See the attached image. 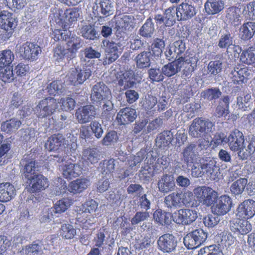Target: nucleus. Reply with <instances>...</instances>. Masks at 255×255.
I'll list each match as a JSON object with an SVG mask.
<instances>
[{"label":"nucleus","mask_w":255,"mask_h":255,"mask_svg":"<svg viewBox=\"0 0 255 255\" xmlns=\"http://www.w3.org/2000/svg\"><path fill=\"white\" fill-rule=\"evenodd\" d=\"M214 130V124L208 119H195L189 128V134L194 138H206Z\"/></svg>","instance_id":"nucleus-1"},{"label":"nucleus","mask_w":255,"mask_h":255,"mask_svg":"<svg viewBox=\"0 0 255 255\" xmlns=\"http://www.w3.org/2000/svg\"><path fill=\"white\" fill-rule=\"evenodd\" d=\"M68 145L64 136L61 133L54 134L45 143V148L49 151H58V154L53 155L54 160L58 162H62L66 160L63 149Z\"/></svg>","instance_id":"nucleus-2"},{"label":"nucleus","mask_w":255,"mask_h":255,"mask_svg":"<svg viewBox=\"0 0 255 255\" xmlns=\"http://www.w3.org/2000/svg\"><path fill=\"white\" fill-rule=\"evenodd\" d=\"M58 108V101L53 97H47L40 100L33 109L34 114L39 118L51 116Z\"/></svg>","instance_id":"nucleus-3"},{"label":"nucleus","mask_w":255,"mask_h":255,"mask_svg":"<svg viewBox=\"0 0 255 255\" xmlns=\"http://www.w3.org/2000/svg\"><path fill=\"white\" fill-rule=\"evenodd\" d=\"M207 238V234L202 229H197L188 233L183 239L186 247L193 250L200 247Z\"/></svg>","instance_id":"nucleus-4"},{"label":"nucleus","mask_w":255,"mask_h":255,"mask_svg":"<svg viewBox=\"0 0 255 255\" xmlns=\"http://www.w3.org/2000/svg\"><path fill=\"white\" fill-rule=\"evenodd\" d=\"M193 192L200 202L208 207L212 206L218 197L217 192L205 186L195 188Z\"/></svg>","instance_id":"nucleus-5"},{"label":"nucleus","mask_w":255,"mask_h":255,"mask_svg":"<svg viewBox=\"0 0 255 255\" xmlns=\"http://www.w3.org/2000/svg\"><path fill=\"white\" fill-rule=\"evenodd\" d=\"M185 198L182 201L181 194L178 192H173L164 198V203L165 206L171 210H176L182 206V202L185 204L190 203V200L193 198L191 192L185 193Z\"/></svg>","instance_id":"nucleus-6"},{"label":"nucleus","mask_w":255,"mask_h":255,"mask_svg":"<svg viewBox=\"0 0 255 255\" xmlns=\"http://www.w3.org/2000/svg\"><path fill=\"white\" fill-rule=\"evenodd\" d=\"M108 99H112L111 91L104 83L99 82L93 86L91 100L94 104L101 105L102 101Z\"/></svg>","instance_id":"nucleus-7"},{"label":"nucleus","mask_w":255,"mask_h":255,"mask_svg":"<svg viewBox=\"0 0 255 255\" xmlns=\"http://www.w3.org/2000/svg\"><path fill=\"white\" fill-rule=\"evenodd\" d=\"M198 61L196 56H181L178 58L179 71L182 69V78L185 79L190 78L196 68Z\"/></svg>","instance_id":"nucleus-8"},{"label":"nucleus","mask_w":255,"mask_h":255,"mask_svg":"<svg viewBox=\"0 0 255 255\" xmlns=\"http://www.w3.org/2000/svg\"><path fill=\"white\" fill-rule=\"evenodd\" d=\"M155 161L154 157L150 152L147 154L145 159V165L142 166L140 170L139 176L140 178H144L146 180H149L155 174L161 172V169L158 168V165H154Z\"/></svg>","instance_id":"nucleus-9"},{"label":"nucleus","mask_w":255,"mask_h":255,"mask_svg":"<svg viewBox=\"0 0 255 255\" xmlns=\"http://www.w3.org/2000/svg\"><path fill=\"white\" fill-rule=\"evenodd\" d=\"M173 220L178 224L190 225L198 217L197 212L195 210L180 209L172 214Z\"/></svg>","instance_id":"nucleus-10"},{"label":"nucleus","mask_w":255,"mask_h":255,"mask_svg":"<svg viewBox=\"0 0 255 255\" xmlns=\"http://www.w3.org/2000/svg\"><path fill=\"white\" fill-rule=\"evenodd\" d=\"M158 249L163 253L170 254L176 251L177 242L171 234H165L159 237L157 241Z\"/></svg>","instance_id":"nucleus-11"},{"label":"nucleus","mask_w":255,"mask_h":255,"mask_svg":"<svg viewBox=\"0 0 255 255\" xmlns=\"http://www.w3.org/2000/svg\"><path fill=\"white\" fill-rule=\"evenodd\" d=\"M91 70L88 67H84L83 69L72 68L67 75L69 82L76 86L82 84L91 75Z\"/></svg>","instance_id":"nucleus-12"},{"label":"nucleus","mask_w":255,"mask_h":255,"mask_svg":"<svg viewBox=\"0 0 255 255\" xmlns=\"http://www.w3.org/2000/svg\"><path fill=\"white\" fill-rule=\"evenodd\" d=\"M93 12L95 17H108L114 14V3L110 0H101L95 2L93 6Z\"/></svg>","instance_id":"nucleus-13"},{"label":"nucleus","mask_w":255,"mask_h":255,"mask_svg":"<svg viewBox=\"0 0 255 255\" xmlns=\"http://www.w3.org/2000/svg\"><path fill=\"white\" fill-rule=\"evenodd\" d=\"M101 45L105 47V57L103 61L104 65H109L119 58L120 52L116 43L103 40Z\"/></svg>","instance_id":"nucleus-14"},{"label":"nucleus","mask_w":255,"mask_h":255,"mask_svg":"<svg viewBox=\"0 0 255 255\" xmlns=\"http://www.w3.org/2000/svg\"><path fill=\"white\" fill-rule=\"evenodd\" d=\"M19 50L24 59L31 61L37 59L39 55L41 53V47L38 44L29 42L23 43Z\"/></svg>","instance_id":"nucleus-15"},{"label":"nucleus","mask_w":255,"mask_h":255,"mask_svg":"<svg viewBox=\"0 0 255 255\" xmlns=\"http://www.w3.org/2000/svg\"><path fill=\"white\" fill-rule=\"evenodd\" d=\"M231 205L232 199L229 196H221L212 206V212L219 216L224 215L230 210Z\"/></svg>","instance_id":"nucleus-16"},{"label":"nucleus","mask_w":255,"mask_h":255,"mask_svg":"<svg viewBox=\"0 0 255 255\" xmlns=\"http://www.w3.org/2000/svg\"><path fill=\"white\" fill-rule=\"evenodd\" d=\"M176 17L178 21H185L191 19L196 14L195 6L189 1H185L176 7Z\"/></svg>","instance_id":"nucleus-17"},{"label":"nucleus","mask_w":255,"mask_h":255,"mask_svg":"<svg viewBox=\"0 0 255 255\" xmlns=\"http://www.w3.org/2000/svg\"><path fill=\"white\" fill-rule=\"evenodd\" d=\"M144 18V16L142 14L137 15L135 17L132 15H124L117 23V27L125 33L130 32L134 27L136 20H138L140 22Z\"/></svg>","instance_id":"nucleus-18"},{"label":"nucleus","mask_w":255,"mask_h":255,"mask_svg":"<svg viewBox=\"0 0 255 255\" xmlns=\"http://www.w3.org/2000/svg\"><path fill=\"white\" fill-rule=\"evenodd\" d=\"M251 78V71L247 67L235 68L229 74V79L234 84L241 85L247 83L248 80Z\"/></svg>","instance_id":"nucleus-19"},{"label":"nucleus","mask_w":255,"mask_h":255,"mask_svg":"<svg viewBox=\"0 0 255 255\" xmlns=\"http://www.w3.org/2000/svg\"><path fill=\"white\" fill-rule=\"evenodd\" d=\"M227 141L231 150L239 152L244 144V134L238 129H235L230 134Z\"/></svg>","instance_id":"nucleus-20"},{"label":"nucleus","mask_w":255,"mask_h":255,"mask_svg":"<svg viewBox=\"0 0 255 255\" xmlns=\"http://www.w3.org/2000/svg\"><path fill=\"white\" fill-rule=\"evenodd\" d=\"M96 115L95 108L92 105H86L76 110L75 116L80 124H85L95 118Z\"/></svg>","instance_id":"nucleus-21"},{"label":"nucleus","mask_w":255,"mask_h":255,"mask_svg":"<svg viewBox=\"0 0 255 255\" xmlns=\"http://www.w3.org/2000/svg\"><path fill=\"white\" fill-rule=\"evenodd\" d=\"M238 214L242 218L250 219L255 215V201L253 199L244 201L238 206Z\"/></svg>","instance_id":"nucleus-22"},{"label":"nucleus","mask_w":255,"mask_h":255,"mask_svg":"<svg viewBox=\"0 0 255 255\" xmlns=\"http://www.w3.org/2000/svg\"><path fill=\"white\" fill-rule=\"evenodd\" d=\"M20 164L23 167L22 172L25 178H31L33 175L37 174L36 171L39 170V167L37 165L35 161L28 155H25L21 160Z\"/></svg>","instance_id":"nucleus-23"},{"label":"nucleus","mask_w":255,"mask_h":255,"mask_svg":"<svg viewBox=\"0 0 255 255\" xmlns=\"http://www.w3.org/2000/svg\"><path fill=\"white\" fill-rule=\"evenodd\" d=\"M157 186L159 191L164 194H167L174 190L175 182L173 175L163 174L158 180Z\"/></svg>","instance_id":"nucleus-24"},{"label":"nucleus","mask_w":255,"mask_h":255,"mask_svg":"<svg viewBox=\"0 0 255 255\" xmlns=\"http://www.w3.org/2000/svg\"><path fill=\"white\" fill-rule=\"evenodd\" d=\"M16 25L17 22L12 13L5 10L0 12V27L5 31H9L8 35Z\"/></svg>","instance_id":"nucleus-25"},{"label":"nucleus","mask_w":255,"mask_h":255,"mask_svg":"<svg viewBox=\"0 0 255 255\" xmlns=\"http://www.w3.org/2000/svg\"><path fill=\"white\" fill-rule=\"evenodd\" d=\"M135 109L126 107L120 110L117 116V120L120 125H127L133 122L137 117Z\"/></svg>","instance_id":"nucleus-26"},{"label":"nucleus","mask_w":255,"mask_h":255,"mask_svg":"<svg viewBox=\"0 0 255 255\" xmlns=\"http://www.w3.org/2000/svg\"><path fill=\"white\" fill-rule=\"evenodd\" d=\"M230 229L235 234L246 235L251 231L252 226L247 220L237 219L231 223Z\"/></svg>","instance_id":"nucleus-27"},{"label":"nucleus","mask_w":255,"mask_h":255,"mask_svg":"<svg viewBox=\"0 0 255 255\" xmlns=\"http://www.w3.org/2000/svg\"><path fill=\"white\" fill-rule=\"evenodd\" d=\"M27 183L30 186L32 192L44 190L48 187L47 179L41 174H37L27 179Z\"/></svg>","instance_id":"nucleus-28"},{"label":"nucleus","mask_w":255,"mask_h":255,"mask_svg":"<svg viewBox=\"0 0 255 255\" xmlns=\"http://www.w3.org/2000/svg\"><path fill=\"white\" fill-rule=\"evenodd\" d=\"M67 57L70 59L76 57L79 49L83 45V40L76 35H72L66 43Z\"/></svg>","instance_id":"nucleus-29"},{"label":"nucleus","mask_w":255,"mask_h":255,"mask_svg":"<svg viewBox=\"0 0 255 255\" xmlns=\"http://www.w3.org/2000/svg\"><path fill=\"white\" fill-rule=\"evenodd\" d=\"M15 195V188L12 184L8 182L0 183V202H8Z\"/></svg>","instance_id":"nucleus-30"},{"label":"nucleus","mask_w":255,"mask_h":255,"mask_svg":"<svg viewBox=\"0 0 255 255\" xmlns=\"http://www.w3.org/2000/svg\"><path fill=\"white\" fill-rule=\"evenodd\" d=\"M202 168L204 169V176L211 180H218L219 179L220 168L214 160H206V165H203Z\"/></svg>","instance_id":"nucleus-31"},{"label":"nucleus","mask_w":255,"mask_h":255,"mask_svg":"<svg viewBox=\"0 0 255 255\" xmlns=\"http://www.w3.org/2000/svg\"><path fill=\"white\" fill-rule=\"evenodd\" d=\"M191 144L183 150L182 154L183 160L188 166L193 163H196L201 160V157Z\"/></svg>","instance_id":"nucleus-32"},{"label":"nucleus","mask_w":255,"mask_h":255,"mask_svg":"<svg viewBox=\"0 0 255 255\" xmlns=\"http://www.w3.org/2000/svg\"><path fill=\"white\" fill-rule=\"evenodd\" d=\"M64 89L62 84L60 81H53L49 84L45 90H40L36 94L39 98H42L47 93L50 95L55 96L63 92Z\"/></svg>","instance_id":"nucleus-33"},{"label":"nucleus","mask_w":255,"mask_h":255,"mask_svg":"<svg viewBox=\"0 0 255 255\" xmlns=\"http://www.w3.org/2000/svg\"><path fill=\"white\" fill-rule=\"evenodd\" d=\"M151 53L150 51L140 52L134 58L136 68L142 69L150 67L151 64Z\"/></svg>","instance_id":"nucleus-34"},{"label":"nucleus","mask_w":255,"mask_h":255,"mask_svg":"<svg viewBox=\"0 0 255 255\" xmlns=\"http://www.w3.org/2000/svg\"><path fill=\"white\" fill-rule=\"evenodd\" d=\"M255 151V138L253 136L249 138V140L244 142L243 147L239 152H238V156L243 160H246Z\"/></svg>","instance_id":"nucleus-35"},{"label":"nucleus","mask_w":255,"mask_h":255,"mask_svg":"<svg viewBox=\"0 0 255 255\" xmlns=\"http://www.w3.org/2000/svg\"><path fill=\"white\" fill-rule=\"evenodd\" d=\"M204 7L208 14H215L224 9V2L223 0H207L205 3Z\"/></svg>","instance_id":"nucleus-36"},{"label":"nucleus","mask_w":255,"mask_h":255,"mask_svg":"<svg viewBox=\"0 0 255 255\" xmlns=\"http://www.w3.org/2000/svg\"><path fill=\"white\" fill-rule=\"evenodd\" d=\"M90 185V181L86 178L77 179L71 182L68 187L71 193L76 194L85 190Z\"/></svg>","instance_id":"nucleus-37"},{"label":"nucleus","mask_w":255,"mask_h":255,"mask_svg":"<svg viewBox=\"0 0 255 255\" xmlns=\"http://www.w3.org/2000/svg\"><path fill=\"white\" fill-rule=\"evenodd\" d=\"M62 171L65 178L71 179L79 176L82 173V168L78 164L69 163L63 166Z\"/></svg>","instance_id":"nucleus-38"},{"label":"nucleus","mask_w":255,"mask_h":255,"mask_svg":"<svg viewBox=\"0 0 255 255\" xmlns=\"http://www.w3.org/2000/svg\"><path fill=\"white\" fill-rule=\"evenodd\" d=\"M240 30L242 39L248 40L251 39L255 34V22L253 21L245 22L241 27Z\"/></svg>","instance_id":"nucleus-39"},{"label":"nucleus","mask_w":255,"mask_h":255,"mask_svg":"<svg viewBox=\"0 0 255 255\" xmlns=\"http://www.w3.org/2000/svg\"><path fill=\"white\" fill-rule=\"evenodd\" d=\"M21 122L20 120L12 118L3 122L1 124V130L7 133L15 132L20 127Z\"/></svg>","instance_id":"nucleus-40"},{"label":"nucleus","mask_w":255,"mask_h":255,"mask_svg":"<svg viewBox=\"0 0 255 255\" xmlns=\"http://www.w3.org/2000/svg\"><path fill=\"white\" fill-rule=\"evenodd\" d=\"M80 32L82 36L89 40H94L99 37L95 27L90 24L83 25L80 29Z\"/></svg>","instance_id":"nucleus-41"},{"label":"nucleus","mask_w":255,"mask_h":255,"mask_svg":"<svg viewBox=\"0 0 255 255\" xmlns=\"http://www.w3.org/2000/svg\"><path fill=\"white\" fill-rule=\"evenodd\" d=\"M155 32L154 24L152 19L149 17L140 28L138 34L145 38H151Z\"/></svg>","instance_id":"nucleus-42"},{"label":"nucleus","mask_w":255,"mask_h":255,"mask_svg":"<svg viewBox=\"0 0 255 255\" xmlns=\"http://www.w3.org/2000/svg\"><path fill=\"white\" fill-rule=\"evenodd\" d=\"M248 180L245 178H241L234 181L231 185L230 189L235 196L241 195L247 185Z\"/></svg>","instance_id":"nucleus-43"},{"label":"nucleus","mask_w":255,"mask_h":255,"mask_svg":"<svg viewBox=\"0 0 255 255\" xmlns=\"http://www.w3.org/2000/svg\"><path fill=\"white\" fill-rule=\"evenodd\" d=\"M42 247L40 243H33L23 248L19 253V255H41Z\"/></svg>","instance_id":"nucleus-44"},{"label":"nucleus","mask_w":255,"mask_h":255,"mask_svg":"<svg viewBox=\"0 0 255 255\" xmlns=\"http://www.w3.org/2000/svg\"><path fill=\"white\" fill-rule=\"evenodd\" d=\"M83 155L84 159L91 164L97 163L100 159V154L96 148H89L83 151Z\"/></svg>","instance_id":"nucleus-45"},{"label":"nucleus","mask_w":255,"mask_h":255,"mask_svg":"<svg viewBox=\"0 0 255 255\" xmlns=\"http://www.w3.org/2000/svg\"><path fill=\"white\" fill-rule=\"evenodd\" d=\"M173 137V134L170 131H164L157 136L156 144L158 147H165L171 142Z\"/></svg>","instance_id":"nucleus-46"},{"label":"nucleus","mask_w":255,"mask_h":255,"mask_svg":"<svg viewBox=\"0 0 255 255\" xmlns=\"http://www.w3.org/2000/svg\"><path fill=\"white\" fill-rule=\"evenodd\" d=\"M154 221L161 225H169L171 223V215L169 213L162 211L161 210H156L153 215Z\"/></svg>","instance_id":"nucleus-47"},{"label":"nucleus","mask_w":255,"mask_h":255,"mask_svg":"<svg viewBox=\"0 0 255 255\" xmlns=\"http://www.w3.org/2000/svg\"><path fill=\"white\" fill-rule=\"evenodd\" d=\"M235 43L234 37L229 32H226L221 34L220 37L218 46L221 48H227V50Z\"/></svg>","instance_id":"nucleus-48"},{"label":"nucleus","mask_w":255,"mask_h":255,"mask_svg":"<svg viewBox=\"0 0 255 255\" xmlns=\"http://www.w3.org/2000/svg\"><path fill=\"white\" fill-rule=\"evenodd\" d=\"M197 255H224L221 248L216 245L206 246L200 249Z\"/></svg>","instance_id":"nucleus-49"},{"label":"nucleus","mask_w":255,"mask_h":255,"mask_svg":"<svg viewBox=\"0 0 255 255\" xmlns=\"http://www.w3.org/2000/svg\"><path fill=\"white\" fill-rule=\"evenodd\" d=\"M236 102L238 109L243 111H248L250 109L251 104L252 103L251 95L246 94L238 96L237 98Z\"/></svg>","instance_id":"nucleus-50"},{"label":"nucleus","mask_w":255,"mask_h":255,"mask_svg":"<svg viewBox=\"0 0 255 255\" xmlns=\"http://www.w3.org/2000/svg\"><path fill=\"white\" fill-rule=\"evenodd\" d=\"M71 205V201L68 198H63L58 201L52 208L55 215L64 212Z\"/></svg>","instance_id":"nucleus-51"},{"label":"nucleus","mask_w":255,"mask_h":255,"mask_svg":"<svg viewBox=\"0 0 255 255\" xmlns=\"http://www.w3.org/2000/svg\"><path fill=\"white\" fill-rule=\"evenodd\" d=\"M178 59L165 65L162 68V72L167 77L174 75L179 71Z\"/></svg>","instance_id":"nucleus-52"},{"label":"nucleus","mask_w":255,"mask_h":255,"mask_svg":"<svg viewBox=\"0 0 255 255\" xmlns=\"http://www.w3.org/2000/svg\"><path fill=\"white\" fill-rule=\"evenodd\" d=\"M14 79L12 69L8 66H0V79L4 82L10 83Z\"/></svg>","instance_id":"nucleus-53"},{"label":"nucleus","mask_w":255,"mask_h":255,"mask_svg":"<svg viewBox=\"0 0 255 255\" xmlns=\"http://www.w3.org/2000/svg\"><path fill=\"white\" fill-rule=\"evenodd\" d=\"M240 60L247 64L255 63V49L249 48L244 51L240 56Z\"/></svg>","instance_id":"nucleus-54"},{"label":"nucleus","mask_w":255,"mask_h":255,"mask_svg":"<svg viewBox=\"0 0 255 255\" xmlns=\"http://www.w3.org/2000/svg\"><path fill=\"white\" fill-rule=\"evenodd\" d=\"M14 58L13 52L9 49H6L0 52V65L9 66Z\"/></svg>","instance_id":"nucleus-55"},{"label":"nucleus","mask_w":255,"mask_h":255,"mask_svg":"<svg viewBox=\"0 0 255 255\" xmlns=\"http://www.w3.org/2000/svg\"><path fill=\"white\" fill-rule=\"evenodd\" d=\"M204 99L209 101L215 100L222 95V92L218 88H212L205 90L202 93Z\"/></svg>","instance_id":"nucleus-56"},{"label":"nucleus","mask_w":255,"mask_h":255,"mask_svg":"<svg viewBox=\"0 0 255 255\" xmlns=\"http://www.w3.org/2000/svg\"><path fill=\"white\" fill-rule=\"evenodd\" d=\"M175 13L176 14V8L174 6L165 9L164 16L165 19V25L166 26L173 25L175 23Z\"/></svg>","instance_id":"nucleus-57"},{"label":"nucleus","mask_w":255,"mask_h":255,"mask_svg":"<svg viewBox=\"0 0 255 255\" xmlns=\"http://www.w3.org/2000/svg\"><path fill=\"white\" fill-rule=\"evenodd\" d=\"M165 47L164 41L160 38H156L154 40L151 45V48L153 54L155 56H159L162 53L163 49Z\"/></svg>","instance_id":"nucleus-58"},{"label":"nucleus","mask_w":255,"mask_h":255,"mask_svg":"<svg viewBox=\"0 0 255 255\" xmlns=\"http://www.w3.org/2000/svg\"><path fill=\"white\" fill-rule=\"evenodd\" d=\"M241 10L237 7L232 6L227 10V17L233 23L238 22L240 21ZM235 24H237L235 23Z\"/></svg>","instance_id":"nucleus-59"},{"label":"nucleus","mask_w":255,"mask_h":255,"mask_svg":"<svg viewBox=\"0 0 255 255\" xmlns=\"http://www.w3.org/2000/svg\"><path fill=\"white\" fill-rule=\"evenodd\" d=\"M129 72H126L123 74V76L118 80V84L119 86L123 87V88H121V90H126L128 88L132 87L134 82L132 81H130V79L128 78L129 74H131Z\"/></svg>","instance_id":"nucleus-60"},{"label":"nucleus","mask_w":255,"mask_h":255,"mask_svg":"<svg viewBox=\"0 0 255 255\" xmlns=\"http://www.w3.org/2000/svg\"><path fill=\"white\" fill-rule=\"evenodd\" d=\"M76 234V230L73 228V226L67 224L61 226L60 235L63 238L70 239L73 238Z\"/></svg>","instance_id":"nucleus-61"},{"label":"nucleus","mask_w":255,"mask_h":255,"mask_svg":"<svg viewBox=\"0 0 255 255\" xmlns=\"http://www.w3.org/2000/svg\"><path fill=\"white\" fill-rule=\"evenodd\" d=\"M223 62L221 60L210 61L207 66L209 73L212 75H216L222 71Z\"/></svg>","instance_id":"nucleus-62"},{"label":"nucleus","mask_w":255,"mask_h":255,"mask_svg":"<svg viewBox=\"0 0 255 255\" xmlns=\"http://www.w3.org/2000/svg\"><path fill=\"white\" fill-rule=\"evenodd\" d=\"M157 103V98L151 95L145 96L142 99L141 104L143 108L145 110L152 109Z\"/></svg>","instance_id":"nucleus-63"},{"label":"nucleus","mask_w":255,"mask_h":255,"mask_svg":"<svg viewBox=\"0 0 255 255\" xmlns=\"http://www.w3.org/2000/svg\"><path fill=\"white\" fill-rule=\"evenodd\" d=\"M148 77L152 81L160 82L164 79L163 74L159 68H151L148 70Z\"/></svg>","instance_id":"nucleus-64"}]
</instances>
